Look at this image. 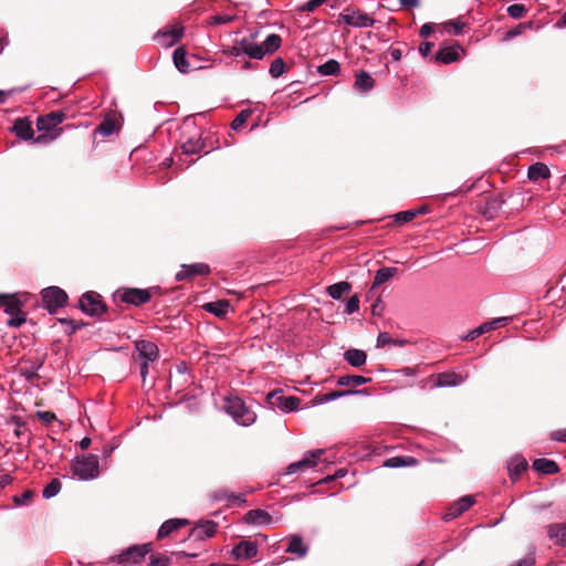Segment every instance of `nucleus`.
Wrapping results in <instances>:
<instances>
[{
  "mask_svg": "<svg viewBox=\"0 0 566 566\" xmlns=\"http://www.w3.org/2000/svg\"><path fill=\"white\" fill-rule=\"evenodd\" d=\"M252 112L250 109L241 111L237 117L231 123V128L238 130L251 116Z\"/></svg>",
  "mask_w": 566,
  "mask_h": 566,
  "instance_id": "a18cd8bd",
  "label": "nucleus"
},
{
  "mask_svg": "<svg viewBox=\"0 0 566 566\" xmlns=\"http://www.w3.org/2000/svg\"><path fill=\"white\" fill-rule=\"evenodd\" d=\"M370 380H371V378L364 377L360 375H345V376H340L337 379V385L342 386V387H348V386L358 387V386L369 382Z\"/></svg>",
  "mask_w": 566,
  "mask_h": 566,
  "instance_id": "c756f323",
  "label": "nucleus"
},
{
  "mask_svg": "<svg viewBox=\"0 0 566 566\" xmlns=\"http://www.w3.org/2000/svg\"><path fill=\"white\" fill-rule=\"evenodd\" d=\"M551 175L548 167L545 164L536 163L530 166L527 177L530 180L537 181L539 179H546Z\"/></svg>",
  "mask_w": 566,
  "mask_h": 566,
  "instance_id": "c85d7f7f",
  "label": "nucleus"
},
{
  "mask_svg": "<svg viewBox=\"0 0 566 566\" xmlns=\"http://www.w3.org/2000/svg\"><path fill=\"white\" fill-rule=\"evenodd\" d=\"M65 118V114L62 111H54L46 115L39 116L36 120V128L40 132H52L54 130Z\"/></svg>",
  "mask_w": 566,
  "mask_h": 566,
  "instance_id": "ddd939ff",
  "label": "nucleus"
},
{
  "mask_svg": "<svg viewBox=\"0 0 566 566\" xmlns=\"http://www.w3.org/2000/svg\"><path fill=\"white\" fill-rule=\"evenodd\" d=\"M507 13L510 14L511 18L513 19H521L524 17V14L526 13V8L524 4H511L509 8H507Z\"/></svg>",
  "mask_w": 566,
  "mask_h": 566,
  "instance_id": "de8ad7c7",
  "label": "nucleus"
},
{
  "mask_svg": "<svg viewBox=\"0 0 566 566\" xmlns=\"http://www.w3.org/2000/svg\"><path fill=\"white\" fill-rule=\"evenodd\" d=\"M492 331V324L490 322L483 323L476 328L468 332L464 336L461 337L462 340H474L476 337L483 335L486 332Z\"/></svg>",
  "mask_w": 566,
  "mask_h": 566,
  "instance_id": "79ce46f5",
  "label": "nucleus"
},
{
  "mask_svg": "<svg viewBox=\"0 0 566 566\" xmlns=\"http://www.w3.org/2000/svg\"><path fill=\"white\" fill-rule=\"evenodd\" d=\"M182 35L184 28L179 24H175L158 31L155 35V41L164 48H170L175 45Z\"/></svg>",
  "mask_w": 566,
  "mask_h": 566,
  "instance_id": "9b49d317",
  "label": "nucleus"
},
{
  "mask_svg": "<svg viewBox=\"0 0 566 566\" xmlns=\"http://www.w3.org/2000/svg\"><path fill=\"white\" fill-rule=\"evenodd\" d=\"M0 304L6 307L4 312L9 315L20 312V302L14 296L0 294Z\"/></svg>",
  "mask_w": 566,
  "mask_h": 566,
  "instance_id": "e433bc0d",
  "label": "nucleus"
},
{
  "mask_svg": "<svg viewBox=\"0 0 566 566\" xmlns=\"http://www.w3.org/2000/svg\"><path fill=\"white\" fill-rule=\"evenodd\" d=\"M10 316L11 318L8 321V325L11 327H20L27 319L25 314L21 311Z\"/></svg>",
  "mask_w": 566,
  "mask_h": 566,
  "instance_id": "864d4df0",
  "label": "nucleus"
},
{
  "mask_svg": "<svg viewBox=\"0 0 566 566\" xmlns=\"http://www.w3.org/2000/svg\"><path fill=\"white\" fill-rule=\"evenodd\" d=\"M522 29H523V25H518V27H516V28H514V29L509 30V31L504 34V36H503V39H502V40H503V41H510V40H512L513 38H515V36L520 35V34L522 33Z\"/></svg>",
  "mask_w": 566,
  "mask_h": 566,
  "instance_id": "680f3d73",
  "label": "nucleus"
},
{
  "mask_svg": "<svg viewBox=\"0 0 566 566\" xmlns=\"http://www.w3.org/2000/svg\"><path fill=\"white\" fill-rule=\"evenodd\" d=\"M533 468L544 474H554L558 472V465L555 461L545 458L537 459L533 463Z\"/></svg>",
  "mask_w": 566,
  "mask_h": 566,
  "instance_id": "2f4dec72",
  "label": "nucleus"
},
{
  "mask_svg": "<svg viewBox=\"0 0 566 566\" xmlns=\"http://www.w3.org/2000/svg\"><path fill=\"white\" fill-rule=\"evenodd\" d=\"M36 416L44 423H51L53 420H55V415L51 411H38Z\"/></svg>",
  "mask_w": 566,
  "mask_h": 566,
  "instance_id": "bf43d9fd",
  "label": "nucleus"
},
{
  "mask_svg": "<svg viewBox=\"0 0 566 566\" xmlns=\"http://www.w3.org/2000/svg\"><path fill=\"white\" fill-rule=\"evenodd\" d=\"M258 32L251 33V43H245L248 56L254 60H262L266 54H272L281 46L282 39L279 34H269L262 44L255 42Z\"/></svg>",
  "mask_w": 566,
  "mask_h": 566,
  "instance_id": "f03ea898",
  "label": "nucleus"
},
{
  "mask_svg": "<svg viewBox=\"0 0 566 566\" xmlns=\"http://www.w3.org/2000/svg\"><path fill=\"white\" fill-rule=\"evenodd\" d=\"M417 460L412 457H392L388 459L385 463L388 468H402L415 465Z\"/></svg>",
  "mask_w": 566,
  "mask_h": 566,
  "instance_id": "ea45409f",
  "label": "nucleus"
},
{
  "mask_svg": "<svg viewBox=\"0 0 566 566\" xmlns=\"http://www.w3.org/2000/svg\"><path fill=\"white\" fill-rule=\"evenodd\" d=\"M33 496L34 492L31 490H27L21 495L13 496V502L15 503V505L19 506L27 505L32 501Z\"/></svg>",
  "mask_w": 566,
  "mask_h": 566,
  "instance_id": "09e8293b",
  "label": "nucleus"
},
{
  "mask_svg": "<svg viewBox=\"0 0 566 566\" xmlns=\"http://www.w3.org/2000/svg\"><path fill=\"white\" fill-rule=\"evenodd\" d=\"M174 64L181 73H187L190 69L189 62L186 56V51L182 48H178L172 54Z\"/></svg>",
  "mask_w": 566,
  "mask_h": 566,
  "instance_id": "72a5a7b5",
  "label": "nucleus"
},
{
  "mask_svg": "<svg viewBox=\"0 0 566 566\" xmlns=\"http://www.w3.org/2000/svg\"><path fill=\"white\" fill-rule=\"evenodd\" d=\"M359 310V298L357 295H353L348 298L345 306L346 314H353Z\"/></svg>",
  "mask_w": 566,
  "mask_h": 566,
  "instance_id": "603ef678",
  "label": "nucleus"
},
{
  "mask_svg": "<svg viewBox=\"0 0 566 566\" xmlns=\"http://www.w3.org/2000/svg\"><path fill=\"white\" fill-rule=\"evenodd\" d=\"M61 129L53 134H40L35 138H33L34 143L36 144H45L49 142L54 140L60 135Z\"/></svg>",
  "mask_w": 566,
  "mask_h": 566,
  "instance_id": "5fc2aeb1",
  "label": "nucleus"
},
{
  "mask_svg": "<svg viewBox=\"0 0 566 566\" xmlns=\"http://www.w3.org/2000/svg\"><path fill=\"white\" fill-rule=\"evenodd\" d=\"M61 488V481L59 479H52L51 482L43 489L42 495L44 499L54 497L60 493Z\"/></svg>",
  "mask_w": 566,
  "mask_h": 566,
  "instance_id": "37998d69",
  "label": "nucleus"
},
{
  "mask_svg": "<svg viewBox=\"0 0 566 566\" xmlns=\"http://www.w3.org/2000/svg\"><path fill=\"white\" fill-rule=\"evenodd\" d=\"M285 551L290 554L296 555L300 558H303L307 554L308 548L304 544L301 536L293 535L290 537L289 545Z\"/></svg>",
  "mask_w": 566,
  "mask_h": 566,
  "instance_id": "cd10ccee",
  "label": "nucleus"
},
{
  "mask_svg": "<svg viewBox=\"0 0 566 566\" xmlns=\"http://www.w3.org/2000/svg\"><path fill=\"white\" fill-rule=\"evenodd\" d=\"M547 536L556 545L566 547V523H553L546 526Z\"/></svg>",
  "mask_w": 566,
  "mask_h": 566,
  "instance_id": "6ab92c4d",
  "label": "nucleus"
},
{
  "mask_svg": "<svg viewBox=\"0 0 566 566\" xmlns=\"http://www.w3.org/2000/svg\"><path fill=\"white\" fill-rule=\"evenodd\" d=\"M205 310L211 314H214L218 317H223L227 315V313L229 311V302L228 301L210 302L205 305Z\"/></svg>",
  "mask_w": 566,
  "mask_h": 566,
  "instance_id": "c9c22d12",
  "label": "nucleus"
},
{
  "mask_svg": "<svg viewBox=\"0 0 566 566\" xmlns=\"http://www.w3.org/2000/svg\"><path fill=\"white\" fill-rule=\"evenodd\" d=\"M323 454L324 450L322 449L307 451L301 460L287 465L285 474H294L315 468Z\"/></svg>",
  "mask_w": 566,
  "mask_h": 566,
  "instance_id": "423d86ee",
  "label": "nucleus"
},
{
  "mask_svg": "<svg viewBox=\"0 0 566 566\" xmlns=\"http://www.w3.org/2000/svg\"><path fill=\"white\" fill-rule=\"evenodd\" d=\"M43 306L52 314L63 307L67 302V294L57 286L43 289L41 292Z\"/></svg>",
  "mask_w": 566,
  "mask_h": 566,
  "instance_id": "39448f33",
  "label": "nucleus"
},
{
  "mask_svg": "<svg viewBox=\"0 0 566 566\" xmlns=\"http://www.w3.org/2000/svg\"><path fill=\"white\" fill-rule=\"evenodd\" d=\"M433 48V43L432 42H422L420 43L419 45V53L423 56V57H427L430 55L431 53V50Z\"/></svg>",
  "mask_w": 566,
  "mask_h": 566,
  "instance_id": "052dcab7",
  "label": "nucleus"
},
{
  "mask_svg": "<svg viewBox=\"0 0 566 566\" xmlns=\"http://www.w3.org/2000/svg\"><path fill=\"white\" fill-rule=\"evenodd\" d=\"M188 524V520L186 518H171L161 524L158 530L157 537L159 539L167 537L174 531L185 526Z\"/></svg>",
  "mask_w": 566,
  "mask_h": 566,
  "instance_id": "a878e982",
  "label": "nucleus"
},
{
  "mask_svg": "<svg viewBox=\"0 0 566 566\" xmlns=\"http://www.w3.org/2000/svg\"><path fill=\"white\" fill-rule=\"evenodd\" d=\"M465 379L467 377L453 371L440 373L437 376L436 387H457L462 385Z\"/></svg>",
  "mask_w": 566,
  "mask_h": 566,
  "instance_id": "412c9836",
  "label": "nucleus"
},
{
  "mask_svg": "<svg viewBox=\"0 0 566 566\" xmlns=\"http://www.w3.org/2000/svg\"><path fill=\"white\" fill-rule=\"evenodd\" d=\"M218 528V524L213 521H202L192 530L191 535L197 539H206L212 537Z\"/></svg>",
  "mask_w": 566,
  "mask_h": 566,
  "instance_id": "aec40b11",
  "label": "nucleus"
},
{
  "mask_svg": "<svg viewBox=\"0 0 566 566\" xmlns=\"http://www.w3.org/2000/svg\"><path fill=\"white\" fill-rule=\"evenodd\" d=\"M352 286L348 282H338V283H335V284H332L329 285L326 291H327V294L334 298V300H339L342 298V296L346 293H348L350 291Z\"/></svg>",
  "mask_w": 566,
  "mask_h": 566,
  "instance_id": "f704fd0d",
  "label": "nucleus"
},
{
  "mask_svg": "<svg viewBox=\"0 0 566 566\" xmlns=\"http://www.w3.org/2000/svg\"><path fill=\"white\" fill-rule=\"evenodd\" d=\"M535 565V554L534 551L528 553L524 558L517 560L512 566H534Z\"/></svg>",
  "mask_w": 566,
  "mask_h": 566,
  "instance_id": "4d7b16f0",
  "label": "nucleus"
},
{
  "mask_svg": "<svg viewBox=\"0 0 566 566\" xmlns=\"http://www.w3.org/2000/svg\"><path fill=\"white\" fill-rule=\"evenodd\" d=\"M510 321V317H497L492 321H490V324H492V329L499 328L501 326H504Z\"/></svg>",
  "mask_w": 566,
  "mask_h": 566,
  "instance_id": "338daca9",
  "label": "nucleus"
},
{
  "mask_svg": "<svg viewBox=\"0 0 566 566\" xmlns=\"http://www.w3.org/2000/svg\"><path fill=\"white\" fill-rule=\"evenodd\" d=\"M375 85L374 78L369 73L361 71L356 75L355 88L360 92H369Z\"/></svg>",
  "mask_w": 566,
  "mask_h": 566,
  "instance_id": "7c9ffc66",
  "label": "nucleus"
},
{
  "mask_svg": "<svg viewBox=\"0 0 566 566\" xmlns=\"http://www.w3.org/2000/svg\"><path fill=\"white\" fill-rule=\"evenodd\" d=\"M13 132L23 140L33 139L32 122L25 117L15 119L13 124Z\"/></svg>",
  "mask_w": 566,
  "mask_h": 566,
  "instance_id": "4be33fe9",
  "label": "nucleus"
},
{
  "mask_svg": "<svg viewBox=\"0 0 566 566\" xmlns=\"http://www.w3.org/2000/svg\"><path fill=\"white\" fill-rule=\"evenodd\" d=\"M284 71L285 63L281 57H277L271 63L269 73L271 74L272 77L276 78L281 76L284 73Z\"/></svg>",
  "mask_w": 566,
  "mask_h": 566,
  "instance_id": "c03bdc74",
  "label": "nucleus"
},
{
  "mask_svg": "<svg viewBox=\"0 0 566 566\" xmlns=\"http://www.w3.org/2000/svg\"><path fill=\"white\" fill-rule=\"evenodd\" d=\"M72 473L82 481L94 480L99 475V461L95 454L78 455L71 464Z\"/></svg>",
  "mask_w": 566,
  "mask_h": 566,
  "instance_id": "7ed1b4c3",
  "label": "nucleus"
},
{
  "mask_svg": "<svg viewBox=\"0 0 566 566\" xmlns=\"http://www.w3.org/2000/svg\"><path fill=\"white\" fill-rule=\"evenodd\" d=\"M211 20L213 24H227L233 20V17L230 14H217L212 17Z\"/></svg>",
  "mask_w": 566,
  "mask_h": 566,
  "instance_id": "13d9d810",
  "label": "nucleus"
},
{
  "mask_svg": "<svg viewBox=\"0 0 566 566\" xmlns=\"http://www.w3.org/2000/svg\"><path fill=\"white\" fill-rule=\"evenodd\" d=\"M245 43H251L250 35L242 38L241 40L237 41L233 45H223L221 49V52L223 55L230 56V57H239L241 55H248V51L244 48Z\"/></svg>",
  "mask_w": 566,
  "mask_h": 566,
  "instance_id": "5701e85b",
  "label": "nucleus"
},
{
  "mask_svg": "<svg viewBox=\"0 0 566 566\" xmlns=\"http://www.w3.org/2000/svg\"><path fill=\"white\" fill-rule=\"evenodd\" d=\"M231 554L235 560L251 559L258 554V545L251 541H242L232 548Z\"/></svg>",
  "mask_w": 566,
  "mask_h": 566,
  "instance_id": "2eb2a0df",
  "label": "nucleus"
},
{
  "mask_svg": "<svg viewBox=\"0 0 566 566\" xmlns=\"http://www.w3.org/2000/svg\"><path fill=\"white\" fill-rule=\"evenodd\" d=\"M151 551L150 544L144 545H133L128 547L126 551H123L113 559L118 564L128 565V564H138L144 557Z\"/></svg>",
  "mask_w": 566,
  "mask_h": 566,
  "instance_id": "0eeeda50",
  "label": "nucleus"
},
{
  "mask_svg": "<svg viewBox=\"0 0 566 566\" xmlns=\"http://www.w3.org/2000/svg\"><path fill=\"white\" fill-rule=\"evenodd\" d=\"M337 23H345L349 27L363 29L374 27L376 20L360 10L346 8L338 14Z\"/></svg>",
  "mask_w": 566,
  "mask_h": 566,
  "instance_id": "20e7f679",
  "label": "nucleus"
},
{
  "mask_svg": "<svg viewBox=\"0 0 566 566\" xmlns=\"http://www.w3.org/2000/svg\"><path fill=\"white\" fill-rule=\"evenodd\" d=\"M169 559L166 557H151L150 566H168Z\"/></svg>",
  "mask_w": 566,
  "mask_h": 566,
  "instance_id": "774afa93",
  "label": "nucleus"
},
{
  "mask_svg": "<svg viewBox=\"0 0 566 566\" xmlns=\"http://www.w3.org/2000/svg\"><path fill=\"white\" fill-rule=\"evenodd\" d=\"M213 499L216 501H222V500L227 499V500H229L231 502H235V501L241 502V503L245 502L243 500V495L242 494L235 495V494L231 493V494L228 495L224 491L216 492L214 495H213Z\"/></svg>",
  "mask_w": 566,
  "mask_h": 566,
  "instance_id": "49530a36",
  "label": "nucleus"
},
{
  "mask_svg": "<svg viewBox=\"0 0 566 566\" xmlns=\"http://www.w3.org/2000/svg\"><path fill=\"white\" fill-rule=\"evenodd\" d=\"M461 46L459 44H454L451 46L441 48L436 54L434 60L442 64H451L459 60L461 51Z\"/></svg>",
  "mask_w": 566,
  "mask_h": 566,
  "instance_id": "a211bd4d",
  "label": "nucleus"
},
{
  "mask_svg": "<svg viewBox=\"0 0 566 566\" xmlns=\"http://www.w3.org/2000/svg\"><path fill=\"white\" fill-rule=\"evenodd\" d=\"M117 128L118 127L115 117L106 116L103 119V122L97 126L96 133L104 137H108L113 135L117 130Z\"/></svg>",
  "mask_w": 566,
  "mask_h": 566,
  "instance_id": "473e14b6",
  "label": "nucleus"
},
{
  "mask_svg": "<svg viewBox=\"0 0 566 566\" xmlns=\"http://www.w3.org/2000/svg\"><path fill=\"white\" fill-rule=\"evenodd\" d=\"M416 216H418L417 210H407L396 214V221L399 223H406L411 221Z\"/></svg>",
  "mask_w": 566,
  "mask_h": 566,
  "instance_id": "3c124183",
  "label": "nucleus"
},
{
  "mask_svg": "<svg viewBox=\"0 0 566 566\" xmlns=\"http://www.w3.org/2000/svg\"><path fill=\"white\" fill-rule=\"evenodd\" d=\"M434 31V24L433 23H424L419 31L420 36L427 38Z\"/></svg>",
  "mask_w": 566,
  "mask_h": 566,
  "instance_id": "0e129e2a",
  "label": "nucleus"
},
{
  "mask_svg": "<svg viewBox=\"0 0 566 566\" xmlns=\"http://www.w3.org/2000/svg\"><path fill=\"white\" fill-rule=\"evenodd\" d=\"M359 395L368 396L369 394H368L367 389L338 390V391H331V392H326V394H318L315 396L314 401L316 405H322V403H326V402L336 400L342 397L359 396Z\"/></svg>",
  "mask_w": 566,
  "mask_h": 566,
  "instance_id": "4468645a",
  "label": "nucleus"
},
{
  "mask_svg": "<svg viewBox=\"0 0 566 566\" xmlns=\"http://www.w3.org/2000/svg\"><path fill=\"white\" fill-rule=\"evenodd\" d=\"M397 273L396 268H381L379 269L374 277V286H379L389 281Z\"/></svg>",
  "mask_w": 566,
  "mask_h": 566,
  "instance_id": "58836bf2",
  "label": "nucleus"
},
{
  "mask_svg": "<svg viewBox=\"0 0 566 566\" xmlns=\"http://www.w3.org/2000/svg\"><path fill=\"white\" fill-rule=\"evenodd\" d=\"M271 515L268 512L260 509L250 510L244 515L245 523L252 525H266L271 523Z\"/></svg>",
  "mask_w": 566,
  "mask_h": 566,
  "instance_id": "393cba45",
  "label": "nucleus"
},
{
  "mask_svg": "<svg viewBox=\"0 0 566 566\" xmlns=\"http://www.w3.org/2000/svg\"><path fill=\"white\" fill-rule=\"evenodd\" d=\"M184 154H196L200 149V145L198 142L187 140L182 144Z\"/></svg>",
  "mask_w": 566,
  "mask_h": 566,
  "instance_id": "6e6d98bb",
  "label": "nucleus"
},
{
  "mask_svg": "<svg viewBox=\"0 0 566 566\" xmlns=\"http://www.w3.org/2000/svg\"><path fill=\"white\" fill-rule=\"evenodd\" d=\"M464 27H465V23L460 21L459 19L450 20V21L444 23V29L449 30V28H451L452 29V33L454 35L461 34Z\"/></svg>",
  "mask_w": 566,
  "mask_h": 566,
  "instance_id": "8fccbe9b",
  "label": "nucleus"
},
{
  "mask_svg": "<svg viewBox=\"0 0 566 566\" xmlns=\"http://www.w3.org/2000/svg\"><path fill=\"white\" fill-rule=\"evenodd\" d=\"M210 273V268L206 263L184 264L176 273V281H186L195 276H205Z\"/></svg>",
  "mask_w": 566,
  "mask_h": 566,
  "instance_id": "f8f14e48",
  "label": "nucleus"
},
{
  "mask_svg": "<svg viewBox=\"0 0 566 566\" xmlns=\"http://www.w3.org/2000/svg\"><path fill=\"white\" fill-rule=\"evenodd\" d=\"M527 468V461L521 455L513 457L507 463L509 474L513 481L517 480Z\"/></svg>",
  "mask_w": 566,
  "mask_h": 566,
  "instance_id": "b1692460",
  "label": "nucleus"
},
{
  "mask_svg": "<svg viewBox=\"0 0 566 566\" xmlns=\"http://www.w3.org/2000/svg\"><path fill=\"white\" fill-rule=\"evenodd\" d=\"M266 401L282 412H292L298 409L301 399L295 396H281L277 392H270L266 396Z\"/></svg>",
  "mask_w": 566,
  "mask_h": 566,
  "instance_id": "9d476101",
  "label": "nucleus"
},
{
  "mask_svg": "<svg viewBox=\"0 0 566 566\" xmlns=\"http://www.w3.org/2000/svg\"><path fill=\"white\" fill-rule=\"evenodd\" d=\"M80 308L90 316H99L106 311V306L99 294L86 292L80 298Z\"/></svg>",
  "mask_w": 566,
  "mask_h": 566,
  "instance_id": "6e6552de",
  "label": "nucleus"
},
{
  "mask_svg": "<svg viewBox=\"0 0 566 566\" xmlns=\"http://www.w3.org/2000/svg\"><path fill=\"white\" fill-rule=\"evenodd\" d=\"M317 72L323 76H334L340 72V65L336 60H328L317 67Z\"/></svg>",
  "mask_w": 566,
  "mask_h": 566,
  "instance_id": "4c0bfd02",
  "label": "nucleus"
},
{
  "mask_svg": "<svg viewBox=\"0 0 566 566\" xmlns=\"http://www.w3.org/2000/svg\"><path fill=\"white\" fill-rule=\"evenodd\" d=\"M474 504V497L465 495L454 502L443 515L444 521H451L460 516L463 512L468 511Z\"/></svg>",
  "mask_w": 566,
  "mask_h": 566,
  "instance_id": "dca6fc26",
  "label": "nucleus"
},
{
  "mask_svg": "<svg viewBox=\"0 0 566 566\" xmlns=\"http://www.w3.org/2000/svg\"><path fill=\"white\" fill-rule=\"evenodd\" d=\"M158 287L151 289H124L119 297L124 303L135 306L143 305L150 301L153 293L157 292Z\"/></svg>",
  "mask_w": 566,
  "mask_h": 566,
  "instance_id": "1a4fd4ad",
  "label": "nucleus"
},
{
  "mask_svg": "<svg viewBox=\"0 0 566 566\" xmlns=\"http://www.w3.org/2000/svg\"><path fill=\"white\" fill-rule=\"evenodd\" d=\"M324 2H325V0H310L302 7V10L314 11L317 7H319Z\"/></svg>",
  "mask_w": 566,
  "mask_h": 566,
  "instance_id": "e2e57ef3",
  "label": "nucleus"
},
{
  "mask_svg": "<svg viewBox=\"0 0 566 566\" xmlns=\"http://www.w3.org/2000/svg\"><path fill=\"white\" fill-rule=\"evenodd\" d=\"M135 349L138 357L143 360L155 361L158 357V347L150 340H137L135 343Z\"/></svg>",
  "mask_w": 566,
  "mask_h": 566,
  "instance_id": "f3484780",
  "label": "nucleus"
},
{
  "mask_svg": "<svg viewBox=\"0 0 566 566\" xmlns=\"http://www.w3.org/2000/svg\"><path fill=\"white\" fill-rule=\"evenodd\" d=\"M551 438L555 441L566 442V429H559L552 432Z\"/></svg>",
  "mask_w": 566,
  "mask_h": 566,
  "instance_id": "69168bd1",
  "label": "nucleus"
},
{
  "mask_svg": "<svg viewBox=\"0 0 566 566\" xmlns=\"http://www.w3.org/2000/svg\"><path fill=\"white\" fill-rule=\"evenodd\" d=\"M227 413L240 426L248 427L255 422V412L240 397L226 398Z\"/></svg>",
  "mask_w": 566,
  "mask_h": 566,
  "instance_id": "f257e3e1",
  "label": "nucleus"
},
{
  "mask_svg": "<svg viewBox=\"0 0 566 566\" xmlns=\"http://www.w3.org/2000/svg\"><path fill=\"white\" fill-rule=\"evenodd\" d=\"M344 359L353 367H361L367 361V355L364 350L349 348L344 353Z\"/></svg>",
  "mask_w": 566,
  "mask_h": 566,
  "instance_id": "bb28decb",
  "label": "nucleus"
},
{
  "mask_svg": "<svg viewBox=\"0 0 566 566\" xmlns=\"http://www.w3.org/2000/svg\"><path fill=\"white\" fill-rule=\"evenodd\" d=\"M407 342L405 339H395L390 337L388 333H379L377 336L376 346L378 348L385 347L387 345L403 346Z\"/></svg>",
  "mask_w": 566,
  "mask_h": 566,
  "instance_id": "a19ab883",
  "label": "nucleus"
}]
</instances>
